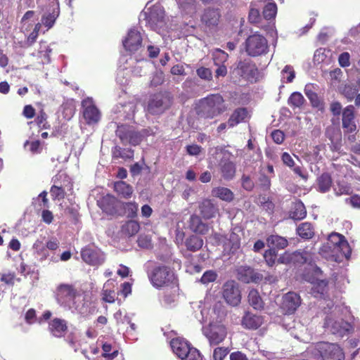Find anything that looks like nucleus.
I'll use <instances>...</instances> for the list:
<instances>
[{
	"instance_id": "obj_36",
	"label": "nucleus",
	"mask_w": 360,
	"mask_h": 360,
	"mask_svg": "<svg viewBox=\"0 0 360 360\" xmlns=\"http://www.w3.org/2000/svg\"><path fill=\"white\" fill-rule=\"evenodd\" d=\"M120 205L124 210L123 214L128 218L134 219L137 217L139 205L136 202H120Z\"/></svg>"
},
{
	"instance_id": "obj_12",
	"label": "nucleus",
	"mask_w": 360,
	"mask_h": 360,
	"mask_svg": "<svg viewBox=\"0 0 360 360\" xmlns=\"http://www.w3.org/2000/svg\"><path fill=\"white\" fill-rule=\"evenodd\" d=\"M146 25L152 30L161 27L165 21V11L160 6H153L143 13Z\"/></svg>"
},
{
	"instance_id": "obj_7",
	"label": "nucleus",
	"mask_w": 360,
	"mask_h": 360,
	"mask_svg": "<svg viewBox=\"0 0 360 360\" xmlns=\"http://www.w3.org/2000/svg\"><path fill=\"white\" fill-rule=\"evenodd\" d=\"M234 71L239 77L251 82L256 81L259 75V70L255 63L250 58L240 60Z\"/></svg>"
},
{
	"instance_id": "obj_46",
	"label": "nucleus",
	"mask_w": 360,
	"mask_h": 360,
	"mask_svg": "<svg viewBox=\"0 0 360 360\" xmlns=\"http://www.w3.org/2000/svg\"><path fill=\"white\" fill-rule=\"evenodd\" d=\"M304 93L313 107L319 108L322 105L318 94L312 89H309L308 86H305Z\"/></svg>"
},
{
	"instance_id": "obj_64",
	"label": "nucleus",
	"mask_w": 360,
	"mask_h": 360,
	"mask_svg": "<svg viewBox=\"0 0 360 360\" xmlns=\"http://www.w3.org/2000/svg\"><path fill=\"white\" fill-rule=\"evenodd\" d=\"M186 149L187 153L190 155H198L202 151V147L197 144L188 145Z\"/></svg>"
},
{
	"instance_id": "obj_53",
	"label": "nucleus",
	"mask_w": 360,
	"mask_h": 360,
	"mask_svg": "<svg viewBox=\"0 0 360 360\" xmlns=\"http://www.w3.org/2000/svg\"><path fill=\"white\" fill-rule=\"evenodd\" d=\"M58 16V12H53L52 13H49L48 15H44L42 17V23L45 27H46L48 29L51 28L55 22L56 18Z\"/></svg>"
},
{
	"instance_id": "obj_47",
	"label": "nucleus",
	"mask_w": 360,
	"mask_h": 360,
	"mask_svg": "<svg viewBox=\"0 0 360 360\" xmlns=\"http://www.w3.org/2000/svg\"><path fill=\"white\" fill-rule=\"evenodd\" d=\"M277 256L278 254L275 248H270L266 250L264 254V258L267 265L269 266H273L275 264L277 259Z\"/></svg>"
},
{
	"instance_id": "obj_26",
	"label": "nucleus",
	"mask_w": 360,
	"mask_h": 360,
	"mask_svg": "<svg viewBox=\"0 0 360 360\" xmlns=\"http://www.w3.org/2000/svg\"><path fill=\"white\" fill-rule=\"evenodd\" d=\"M77 290L73 285L69 284H61L57 289L58 300L61 302H68L75 299Z\"/></svg>"
},
{
	"instance_id": "obj_18",
	"label": "nucleus",
	"mask_w": 360,
	"mask_h": 360,
	"mask_svg": "<svg viewBox=\"0 0 360 360\" xmlns=\"http://www.w3.org/2000/svg\"><path fill=\"white\" fill-rule=\"evenodd\" d=\"M237 278L245 283H258L262 281L263 276L252 267L240 266L237 269Z\"/></svg>"
},
{
	"instance_id": "obj_32",
	"label": "nucleus",
	"mask_w": 360,
	"mask_h": 360,
	"mask_svg": "<svg viewBox=\"0 0 360 360\" xmlns=\"http://www.w3.org/2000/svg\"><path fill=\"white\" fill-rule=\"evenodd\" d=\"M189 227L193 232L202 235L206 234L209 230L208 225L202 222L201 218L195 214L191 215Z\"/></svg>"
},
{
	"instance_id": "obj_6",
	"label": "nucleus",
	"mask_w": 360,
	"mask_h": 360,
	"mask_svg": "<svg viewBox=\"0 0 360 360\" xmlns=\"http://www.w3.org/2000/svg\"><path fill=\"white\" fill-rule=\"evenodd\" d=\"M245 49L251 57L266 54L269 51L267 39L258 32L250 35L245 41Z\"/></svg>"
},
{
	"instance_id": "obj_10",
	"label": "nucleus",
	"mask_w": 360,
	"mask_h": 360,
	"mask_svg": "<svg viewBox=\"0 0 360 360\" xmlns=\"http://www.w3.org/2000/svg\"><path fill=\"white\" fill-rule=\"evenodd\" d=\"M280 264H308L312 265V254L308 252H285L277 259Z\"/></svg>"
},
{
	"instance_id": "obj_34",
	"label": "nucleus",
	"mask_w": 360,
	"mask_h": 360,
	"mask_svg": "<svg viewBox=\"0 0 360 360\" xmlns=\"http://www.w3.org/2000/svg\"><path fill=\"white\" fill-rule=\"evenodd\" d=\"M213 196L218 198L224 201L231 202L233 200V193L228 188L226 187H216L212 190Z\"/></svg>"
},
{
	"instance_id": "obj_15",
	"label": "nucleus",
	"mask_w": 360,
	"mask_h": 360,
	"mask_svg": "<svg viewBox=\"0 0 360 360\" xmlns=\"http://www.w3.org/2000/svg\"><path fill=\"white\" fill-rule=\"evenodd\" d=\"M318 350L323 360H344L345 354L341 347L334 343L321 342Z\"/></svg>"
},
{
	"instance_id": "obj_55",
	"label": "nucleus",
	"mask_w": 360,
	"mask_h": 360,
	"mask_svg": "<svg viewBox=\"0 0 360 360\" xmlns=\"http://www.w3.org/2000/svg\"><path fill=\"white\" fill-rule=\"evenodd\" d=\"M105 288V285H104V288L102 290V295H103L102 300L105 302L114 303L115 301V291L113 290H109V289H106Z\"/></svg>"
},
{
	"instance_id": "obj_42",
	"label": "nucleus",
	"mask_w": 360,
	"mask_h": 360,
	"mask_svg": "<svg viewBox=\"0 0 360 360\" xmlns=\"http://www.w3.org/2000/svg\"><path fill=\"white\" fill-rule=\"evenodd\" d=\"M307 216V210L304 204L299 201L295 203L292 211L290 212V217L295 220H302Z\"/></svg>"
},
{
	"instance_id": "obj_38",
	"label": "nucleus",
	"mask_w": 360,
	"mask_h": 360,
	"mask_svg": "<svg viewBox=\"0 0 360 360\" xmlns=\"http://www.w3.org/2000/svg\"><path fill=\"white\" fill-rule=\"evenodd\" d=\"M305 99L301 93L295 91L289 96L288 104L293 110L302 108L305 103Z\"/></svg>"
},
{
	"instance_id": "obj_4",
	"label": "nucleus",
	"mask_w": 360,
	"mask_h": 360,
	"mask_svg": "<svg viewBox=\"0 0 360 360\" xmlns=\"http://www.w3.org/2000/svg\"><path fill=\"white\" fill-rule=\"evenodd\" d=\"M173 103V96L169 91H160L150 96L146 110L151 115H160L168 110Z\"/></svg>"
},
{
	"instance_id": "obj_21",
	"label": "nucleus",
	"mask_w": 360,
	"mask_h": 360,
	"mask_svg": "<svg viewBox=\"0 0 360 360\" xmlns=\"http://www.w3.org/2000/svg\"><path fill=\"white\" fill-rule=\"evenodd\" d=\"M354 119V107L352 105H347L342 110V124L345 134L356 131V125Z\"/></svg>"
},
{
	"instance_id": "obj_48",
	"label": "nucleus",
	"mask_w": 360,
	"mask_h": 360,
	"mask_svg": "<svg viewBox=\"0 0 360 360\" xmlns=\"http://www.w3.org/2000/svg\"><path fill=\"white\" fill-rule=\"evenodd\" d=\"M229 352V348L226 347H217L214 348L212 354L213 360H224Z\"/></svg>"
},
{
	"instance_id": "obj_23",
	"label": "nucleus",
	"mask_w": 360,
	"mask_h": 360,
	"mask_svg": "<svg viewBox=\"0 0 360 360\" xmlns=\"http://www.w3.org/2000/svg\"><path fill=\"white\" fill-rule=\"evenodd\" d=\"M300 303L299 295L294 292H289L283 296L282 307L287 314H291L296 311Z\"/></svg>"
},
{
	"instance_id": "obj_31",
	"label": "nucleus",
	"mask_w": 360,
	"mask_h": 360,
	"mask_svg": "<svg viewBox=\"0 0 360 360\" xmlns=\"http://www.w3.org/2000/svg\"><path fill=\"white\" fill-rule=\"evenodd\" d=\"M200 214L205 219L214 217L218 212V208L210 200H204L200 205Z\"/></svg>"
},
{
	"instance_id": "obj_25",
	"label": "nucleus",
	"mask_w": 360,
	"mask_h": 360,
	"mask_svg": "<svg viewBox=\"0 0 360 360\" xmlns=\"http://www.w3.org/2000/svg\"><path fill=\"white\" fill-rule=\"evenodd\" d=\"M219 171L222 178L225 180H231L236 173L235 163L229 158H223L219 164Z\"/></svg>"
},
{
	"instance_id": "obj_54",
	"label": "nucleus",
	"mask_w": 360,
	"mask_h": 360,
	"mask_svg": "<svg viewBox=\"0 0 360 360\" xmlns=\"http://www.w3.org/2000/svg\"><path fill=\"white\" fill-rule=\"evenodd\" d=\"M356 92L357 90L350 85H345L342 90V95L349 101H351L354 98Z\"/></svg>"
},
{
	"instance_id": "obj_14",
	"label": "nucleus",
	"mask_w": 360,
	"mask_h": 360,
	"mask_svg": "<svg viewBox=\"0 0 360 360\" xmlns=\"http://www.w3.org/2000/svg\"><path fill=\"white\" fill-rule=\"evenodd\" d=\"M324 327L333 334L343 337L353 330V326L349 322L343 320H335L331 317L325 319Z\"/></svg>"
},
{
	"instance_id": "obj_2",
	"label": "nucleus",
	"mask_w": 360,
	"mask_h": 360,
	"mask_svg": "<svg viewBox=\"0 0 360 360\" xmlns=\"http://www.w3.org/2000/svg\"><path fill=\"white\" fill-rule=\"evenodd\" d=\"M148 277L152 285L157 289L172 287L178 281L174 269L165 264L155 266L148 273Z\"/></svg>"
},
{
	"instance_id": "obj_62",
	"label": "nucleus",
	"mask_w": 360,
	"mask_h": 360,
	"mask_svg": "<svg viewBox=\"0 0 360 360\" xmlns=\"http://www.w3.org/2000/svg\"><path fill=\"white\" fill-rule=\"evenodd\" d=\"M350 55L348 52L342 53L338 57V62L342 68H347L350 65Z\"/></svg>"
},
{
	"instance_id": "obj_16",
	"label": "nucleus",
	"mask_w": 360,
	"mask_h": 360,
	"mask_svg": "<svg viewBox=\"0 0 360 360\" xmlns=\"http://www.w3.org/2000/svg\"><path fill=\"white\" fill-rule=\"evenodd\" d=\"M119 204L120 202L112 194H106L97 200V205L103 212L112 217L122 215L118 211Z\"/></svg>"
},
{
	"instance_id": "obj_40",
	"label": "nucleus",
	"mask_w": 360,
	"mask_h": 360,
	"mask_svg": "<svg viewBox=\"0 0 360 360\" xmlns=\"http://www.w3.org/2000/svg\"><path fill=\"white\" fill-rule=\"evenodd\" d=\"M267 244L269 247L278 249H284L288 246V242L284 237L278 235H271L266 238Z\"/></svg>"
},
{
	"instance_id": "obj_35",
	"label": "nucleus",
	"mask_w": 360,
	"mask_h": 360,
	"mask_svg": "<svg viewBox=\"0 0 360 360\" xmlns=\"http://www.w3.org/2000/svg\"><path fill=\"white\" fill-rule=\"evenodd\" d=\"M248 300L250 305L255 309L260 310L264 308V303L257 290H250L248 295Z\"/></svg>"
},
{
	"instance_id": "obj_49",
	"label": "nucleus",
	"mask_w": 360,
	"mask_h": 360,
	"mask_svg": "<svg viewBox=\"0 0 360 360\" xmlns=\"http://www.w3.org/2000/svg\"><path fill=\"white\" fill-rule=\"evenodd\" d=\"M36 124L41 129H49L50 124L47 122V115L44 110L39 111L34 120Z\"/></svg>"
},
{
	"instance_id": "obj_56",
	"label": "nucleus",
	"mask_w": 360,
	"mask_h": 360,
	"mask_svg": "<svg viewBox=\"0 0 360 360\" xmlns=\"http://www.w3.org/2000/svg\"><path fill=\"white\" fill-rule=\"evenodd\" d=\"M217 278V274L215 271L209 270L206 271L202 276L200 281L204 283H209L214 282Z\"/></svg>"
},
{
	"instance_id": "obj_63",
	"label": "nucleus",
	"mask_w": 360,
	"mask_h": 360,
	"mask_svg": "<svg viewBox=\"0 0 360 360\" xmlns=\"http://www.w3.org/2000/svg\"><path fill=\"white\" fill-rule=\"evenodd\" d=\"M271 136L273 141L278 144L282 143L285 139L284 133L279 129L274 130L271 132Z\"/></svg>"
},
{
	"instance_id": "obj_30",
	"label": "nucleus",
	"mask_w": 360,
	"mask_h": 360,
	"mask_svg": "<svg viewBox=\"0 0 360 360\" xmlns=\"http://www.w3.org/2000/svg\"><path fill=\"white\" fill-rule=\"evenodd\" d=\"M248 115V112L245 108H238L234 110L228 120V126L233 127L245 121Z\"/></svg>"
},
{
	"instance_id": "obj_22",
	"label": "nucleus",
	"mask_w": 360,
	"mask_h": 360,
	"mask_svg": "<svg viewBox=\"0 0 360 360\" xmlns=\"http://www.w3.org/2000/svg\"><path fill=\"white\" fill-rule=\"evenodd\" d=\"M221 13L217 8H207L201 16V22L210 29L216 27L220 21Z\"/></svg>"
},
{
	"instance_id": "obj_1",
	"label": "nucleus",
	"mask_w": 360,
	"mask_h": 360,
	"mask_svg": "<svg viewBox=\"0 0 360 360\" xmlns=\"http://www.w3.org/2000/svg\"><path fill=\"white\" fill-rule=\"evenodd\" d=\"M226 110L225 100L219 94H211L200 99L195 107L197 115L205 120H212Z\"/></svg>"
},
{
	"instance_id": "obj_60",
	"label": "nucleus",
	"mask_w": 360,
	"mask_h": 360,
	"mask_svg": "<svg viewBox=\"0 0 360 360\" xmlns=\"http://www.w3.org/2000/svg\"><path fill=\"white\" fill-rule=\"evenodd\" d=\"M241 184L243 188L248 191H252L255 186V184L250 177L245 174H243L241 177Z\"/></svg>"
},
{
	"instance_id": "obj_39",
	"label": "nucleus",
	"mask_w": 360,
	"mask_h": 360,
	"mask_svg": "<svg viewBox=\"0 0 360 360\" xmlns=\"http://www.w3.org/2000/svg\"><path fill=\"white\" fill-rule=\"evenodd\" d=\"M297 233L304 239H310L314 235V228L311 223L303 222L297 228Z\"/></svg>"
},
{
	"instance_id": "obj_17",
	"label": "nucleus",
	"mask_w": 360,
	"mask_h": 360,
	"mask_svg": "<svg viewBox=\"0 0 360 360\" xmlns=\"http://www.w3.org/2000/svg\"><path fill=\"white\" fill-rule=\"evenodd\" d=\"M328 240L333 246L334 249L340 251L347 259L350 257L352 249L343 235L337 232H333L328 236Z\"/></svg>"
},
{
	"instance_id": "obj_52",
	"label": "nucleus",
	"mask_w": 360,
	"mask_h": 360,
	"mask_svg": "<svg viewBox=\"0 0 360 360\" xmlns=\"http://www.w3.org/2000/svg\"><path fill=\"white\" fill-rule=\"evenodd\" d=\"M50 193L53 200L63 199L66 194L65 189L62 186H58L56 185H53L51 187Z\"/></svg>"
},
{
	"instance_id": "obj_13",
	"label": "nucleus",
	"mask_w": 360,
	"mask_h": 360,
	"mask_svg": "<svg viewBox=\"0 0 360 360\" xmlns=\"http://www.w3.org/2000/svg\"><path fill=\"white\" fill-rule=\"evenodd\" d=\"M82 116L89 125L98 122L101 119V112L96 106L93 99L87 97L82 100Z\"/></svg>"
},
{
	"instance_id": "obj_33",
	"label": "nucleus",
	"mask_w": 360,
	"mask_h": 360,
	"mask_svg": "<svg viewBox=\"0 0 360 360\" xmlns=\"http://www.w3.org/2000/svg\"><path fill=\"white\" fill-rule=\"evenodd\" d=\"M134 151L131 148H122L115 146L112 148V157L113 159L131 160L134 158Z\"/></svg>"
},
{
	"instance_id": "obj_45",
	"label": "nucleus",
	"mask_w": 360,
	"mask_h": 360,
	"mask_svg": "<svg viewBox=\"0 0 360 360\" xmlns=\"http://www.w3.org/2000/svg\"><path fill=\"white\" fill-rule=\"evenodd\" d=\"M334 192L336 195H350L352 193V188L348 183L338 181L334 188Z\"/></svg>"
},
{
	"instance_id": "obj_8",
	"label": "nucleus",
	"mask_w": 360,
	"mask_h": 360,
	"mask_svg": "<svg viewBox=\"0 0 360 360\" xmlns=\"http://www.w3.org/2000/svg\"><path fill=\"white\" fill-rule=\"evenodd\" d=\"M80 255L83 262L90 266H98L105 262L104 253L94 245H88L82 248Z\"/></svg>"
},
{
	"instance_id": "obj_27",
	"label": "nucleus",
	"mask_w": 360,
	"mask_h": 360,
	"mask_svg": "<svg viewBox=\"0 0 360 360\" xmlns=\"http://www.w3.org/2000/svg\"><path fill=\"white\" fill-rule=\"evenodd\" d=\"M263 319L260 316L246 312L242 319V326L247 329L256 330L262 326Z\"/></svg>"
},
{
	"instance_id": "obj_20",
	"label": "nucleus",
	"mask_w": 360,
	"mask_h": 360,
	"mask_svg": "<svg viewBox=\"0 0 360 360\" xmlns=\"http://www.w3.org/2000/svg\"><path fill=\"white\" fill-rule=\"evenodd\" d=\"M214 238L219 243H223L226 249H229L232 253L236 252L240 247V236L234 231L229 234V238L217 233L214 234Z\"/></svg>"
},
{
	"instance_id": "obj_61",
	"label": "nucleus",
	"mask_w": 360,
	"mask_h": 360,
	"mask_svg": "<svg viewBox=\"0 0 360 360\" xmlns=\"http://www.w3.org/2000/svg\"><path fill=\"white\" fill-rule=\"evenodd\" d=\"M138 245L143 248H149L151 247V239L146 235H140L137 240Z\"/></svg>"
},
{
	"instance_id": "obj_41",
	"label": "nucleus",
	"mask_w": 360,
	"mask_h": 360,
	"mask_svg": "<svg viewBox=\"0 0 360 360\" xmlns=\"http://www.w3.org/2000/svg\"><path fill=\"white\" fill-rule=\"evenodd\" d=\"M185 245L188 250L196 252L202 247L203 240L199 236L193 235L186 238Z\"/></svg>"
},
{
	"instance_id": "obj_50",
	"label": "nucleus",
	"mask_w": 360,
	"mask_h": 360,
	"mask_svg": "<svg viewBox=\"0 0 360 360\" xmlns=\"http://www.w3.org/2000/svg\"><path fill=\"white\" fill-rule=\"evenodd\" d=\"M102 349L103 353L102 354V356L105 358H108L110 360L115 359L118 355V350H115L112 352H110L112 350V345L108 342H105L102 345Z\"/></svg>"
},
{
	"instance_id": "obj_51",
	"label": "nucleus",
	"mask_w": 360,
	"mask_h": 360,
	"mask_svg": "<svg viewBox=\"0 0 360 360\" xmlns=\"http://www.w3.org/2000/svg\"><path fill=\"white\" fill-rule=\"evenodd\" d=\"M282 79L285 82H292L295 77L293 68L290 65H285L281 71Z\"/></svg>"
},
{
	"instance_id": "obj_11",
	"label": "nucleus",
	"mask_w": 360,
	"mask_h": 360,
	"mask_svg": "<svg viewBox=\"0 0 360 360\" xmlns=\"http://www.w3.org/2000/svg\"><path fill=\"white\" fill-rule=\"evenodd\" d=\"M222 295L229 304L232 306L238 305L241 301V293L238 283L233 280L225 282L222 287Z\"/></svg>"
},
{
	"instance_id": "obj_24",
	"label": "nucleus",
	"mask_w": 360,
	"mask_h": 360,
	"mask_svg": "<svg viewBox=\"0 0 360 360\" xmlns=\"http://www.w3.org/2000/svg\"><path fill=\"white\" fill-rule=\"evenodd\" d=\"M68 323L64 319L55 318L49 323V330L56 338H63L68 331Z\"/></svg>"
},
{
	"instance_id": "obj_9",
	"label": "nucleus",
	"mask_w": 360,
	"mask_h": 360,
	"mask_svg": "<svg viewBox=\"0 0 360 360\" xmlns=\"http://www.w3.org/2000/svg\"><path fill=\"white\" fill-rule=\"evenodd\" d=\"M115 134L124 145L129 143L134 146H138L143 140L141 134L139 131H135L130 126H118Z\"/></svg>"
},
{
	"instance_id": "obj_43",
	"label": "nucleus",
	"mask_w": 360,
	"mask_h": 360,
	"mask_svg": "<svg viewBox=\"0 0 360 360\" xmlns=\"http://www.w3.org/2000/svg\"><path fill=\"white\" fill-rule=\"evenodd\" d=\"M263 16L266 20L274 19L277 13V6L275 2H270L265 5L263 9Z\"/></svg>"
},
{
	"instance_id": "obj_5",
	"label": "nucleus",
	"mask_w": 360,
	"mask_h": 360,
	"mask_svg": "<svg viewBox=\"0 0 360 360\" xmlns=\"http://www.w3.org/2000/svg\"><path fill=\"white\" fill-rule=\"evenodd\" d=\"M173 352L181 360H202V356L196 348L187 341L180 338H174L170 342Z\"/></svg>"
},
{
	"instance_id": "obj_57",
	"label": "nucleus",
	"mask_w": 360,
	"mask_h": 360,
	"mask_svg": "<svg viewBox=\"0 0 360 360\" xmlns=\"http://www.w3.org/2000/svg\"><path fill=\"white\" fill-rule=\"evenodd\" d=\"M258 181L259 187L263 191H268L270 189L271 180L265 174H260Z\"/></svg>"
},
{
	"instance_id": "obj_58",
	"label": "nucleus",
	"mask_w": 360,
	"mask_h": 360,
	"mask_svg": "<svg viewBox=\"0 0 360 360\" xmlns=\"http://www.w3.org/2000/svg\"><path fill=\"white\" fill-rule=\"evenodd\" d=\"M197 75L201 79L210 81L212 78V73L210 69L201 67L197 69Z\"/></svg>"
},
{
	"instance_id": "obj_19",
	"label": "nucleus",
	"mask_w": 360,
	"mask_h": 360,
	"mask_svg": "<svg viewBox=\"0 0 360 360\" xmlns=\"http://www.w3.org/2000/svg\"><path fill=\"white\" fill-rule=\"evenodd\" d=\"M122 44L127 51L131 53L137 51L142 44V37L140 32L134 28L130 29Z\"/></svg>"
},
{
	"instance_id": "obj_44",
	"label": "nucleus",
	"mask_w": 360,
	"mask_h": 360,
	"mask_svg": "<svg viewBox=\"0 0 360 360\" xmlns=\"http://www.w3.org/2000/svg\"><path fill=\"white\" fill-rule=\"evenodd\" d=\"M228 58V53L219 49H217L212 53V58L215 65H224L227 61Z\"/></svg>"
},
{
	"instance_id": "obj_28",
	"label": "nucleus",
	"mask_w": 360,
	"mask_h": 360,
	"mask_svg": "<svg viewBox=\"0 0 360 360\" xmlns=\"http://www.w3.org/2000/svg\"><path fill=\"white\" fill-rule=\"evenodd\" d=\"M113 191L119 197L124 199L131 198L134 193L133 187L124 181H115L113 184Z\"/></svg>"
},
{
	"instance_id": "obj_3",
	"label": "nucleus",
	"mask_w": 360,
	"mask_h": 360,
	"mask_svg": "<svg viewBox=\"0 0 360 360\" xmlns=\"http://www.w3.org/2000/svg\"><path fill=\"white\" fill-rule=\"evenodd\" d=\"M202 333L210 346L222 343L227 337L228 328L221 321H212L202 326Z\"/></svg>"
},
{
	"instance_id": "obj_37",
	"label": "nucleus",
	"mask_w": 360,
	"mask_h": 360,
	"mask_svg": "<svg viewBox=\"0 0 360 360\" xmlns=\"http://www.w3.org/2000/svg\"><path fill=\"white\" fill-rule=\"evenodd\" d=\"M140 230V224L134 220L127 221L121 227L122 234L127 236H135Z\"/></svg>"
},
{
	"instance_id": "obj_29",
	"label": "nucleus",
	"mask_w": 360,
	"mask_h": 360,
	"mask_svg": "<svg viewBox=\"0 0 360 360\" xmlns=\"http://www.w3.org/2000/svg\"><path fill=\"white\" fill-rule=\"evenodd\" d=\"M317 191L324 193L328 192L333 185V179L330 174L323 172L316 179Z\"/></svg>"
},
{
	"instance_id": "obj_59",
	"label": "nucleus",
	"mask_w": 360,
	"mask_h": 360,
	"mask_svg": "<svg viewBox=\"0 0 360 360\" xmlns=\"http://www.w3.org/2000/svg\"><path fill=\"white\" fill-rule=\"evenodd\" d=\"M261 19L259 11L257 8H250L248 14V20L252 24H256L259 22Z\"/></svg>"
}]
</instances>
